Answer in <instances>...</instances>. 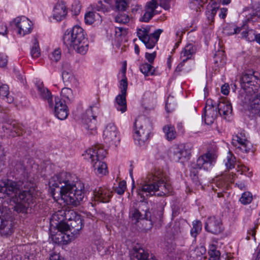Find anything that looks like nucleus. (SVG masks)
Listing matches in <instances>:
<instances>
[{"label": "nucleus", "instance_id": "obj_31", "mask_svg": "<svg viewBox=\"0 0 260 260\" xmlns=\"http://www.w3.org/2000/svg\"><path fill=\"white\" fill-rule=\"evenodd\" d=\"M196 52V47L191 44L186 45L180 53V58H183L184 61H186L188 59L191 58L192 56Z\"/></svg>", "mask_w": 260, "mask_h": 260}, {"label": "nucleus", "instance_id": "obj_61", "mask_svg": "<svg viewBox=\"0 0 260 260\" xmlns=\"http://www.w3.org/2000/svg\"><path fill=\"white\" fill-rule=\"evenodd\" d=\"M5 156L6 152L5 151L4 148L0 144V160L1 161H4L5 160Z\"/></svg>", "mask_w": 260, "mask_h": 260}, {"label": "nucleus", "instance_id": "obj_64", "mask_svg": "<svg viewBox=\"0 0 260 260\" xmlns=\"http://www.w3.org/2000/svg\"><path fill=\"white\" fill-rule=\"evenodd\" d=\"M182 60V61L179 63L175 69V72H180L183 70V67L184 66V63L186 61H183V58L181 59Z\"/></svg>", "mask_w": 260, "mask_h": 260}, {"label": "nucleus", "instance_id": "obj_25", "mask_svg": "<svg viewBox=\"0 0 260 260\" xmlns=\"http://www.w3.org/2000/svg\"><path fill=\"white\" fill-rule=\"evenodd\" d=\"M219 4L215 1H211L207 5L206 16L209 24L214 22V17L219 10Z\"/></svg>", "mask_w": 260, "mask_h": 260}, {"label": "nucleus", "instance_id": "obj_23", "mask_svg": "<svg viewBox=\"0 0 260 260\" xmlns=\"http://www.w3.org/2000/svg\"><path fill=\"white\" fill-rule=\"evenodd\" d=\"M66 225L67 226V230L68 233L71 235L73 236V239H74L79 235V232L83 226V223L80 216H76L75 219L71 220L68 223H66Z\"/></svg>", "mask_w": 260, "mask_h": 260}, {"label": "nucleus", "instance_id": "obj_24", "mask_svg": "<svg viewBox=\"0 0 260 260\" xmlns=\"http://www.w3.org/2000/svg\"><path fill=\"white\" fill-rule=\"evenodd\" d=\"M94 199L95 201L108 203L112 196V193L108 189L100 187L93 192Z\"/></svg>", "mask_w": 260, "mask_h": 260}, {"label": "nucleus", "instance_id": "obj_37", "mask_svg": "<svg viewBox=\"0 0 260 260\" xmlns=\"http://www.w3.org/2000/svg\"><path fill=\"white\" fill-rule=\"evenodd\" d=\"M141 72L146 76L153 75L154 74V69L153 67L150 63H143L140 66Z\"/></svg>", "mask_w": 260, "mask_h": 260}, {"label": "nucleus", "instance_id": "obj_15", "mask_svg": "<svg viewBox=\"0 0 260 260\" xmlns=\"http://www.w3.org/2000/svg\"><path fill=\"white\" fill-rule=\"evenodd\" d=\"M53 111L55 116L60 120L66 119L69 114V110L66 103L58 96L52 101V106H49Z\"/></svg>", "mask_w": 260, "mask_h": 260}, {"label": "nucleus", "instance_id": "obj_30", "mask_svg": "<svg viewBox=\"0 0 260 260\" xmlns=\"http://www.w3.org/2000/svg\"><path fill=\"white\" fill-rule=\"evenodd\" d=\"M152 256L149 258V253L143 248H134L131 256V260H157Z\"/></svg>", "mask_w": 260, "mask_h": 260}, {"label": "nucleus", "instance_id": "obj_55", "mask_svg": "<svg viewBox=\"0 0 260 260\" xmlns=\"http://www.w3.org/2000/svg\"><path fill=\"white\" fill-rule=\"evenodd\" d=\"M156 56V52L155 51L153 52L152 53L146 52L145 55V57L148 61L151 63H152L154 61L155 58Z\"/></svg>", "mask_w": 260, "mask_h": 260}, {"label": "nucleus", "instance_id": "obj_2", "mask_svg": "<svg viewBox=\"0 0 260 260\" xmlns=\"http://www.w3.org/2000/svg\"><path fill=\"white\" fill-rule=\"evenodd\" d=\"M238 98L244 104H250L252 112L260 116V79L253 74H243Z\"/></svg>", "mask_w": 260, "mask_h": 260}, {"label": "nucleus", "instance_id": "obj_18", "mask_svg": "<svg viewBox=\"0 0 260 260\" xmlns=\"http://www.w3.org/2000/svg\"><path fill=\"white\" fill-rule=\"evenodd\" d=\"M2 129L4 133L13 137L20 136L24 132V126L15 120L5 123Z\"/></svg>", "mask_w": 260, "mask_h": 260}, {"label": "nucleus", "instance_id": "obj_19", "mask_svg": "<svg viewBox=\"0 0 260 260\" xmlns=\"http://www.w3.org/2000/svg\"><path fill=\"white\" fill-rule=\"evenodd\" d=\"M205 229L208 232L214 235H218L223 231L221 219L215 216H211L208 218Z\"/></svg>", "mask_w": 260, "mask_h": 260}, {"label": "nucleus", "instance_id": "obj_22", "mask_svg": "<svg viewBox=\"0 0 260 260\" xmlns=\"http://www.w3.org/2000/svg\"><path fill=\"white\" fill-rule=\"evenodd\" d=\"M68 14V9L63 0H58L54 6L52 17L57 21H61L66 19Z\"/></svg>", "mask_w": 260, "mask_h": 260}, {"label": "nucleus", "instance_id": "obj_16", "mask_svg": "<svg viewBox=\"0 0 260 260\" xmlns=\"http://www.w3.org/2000/svg\"><path fill=\"white\" fill-rule=\"evenodd\" d=\"M17 33L21 36H24L31 32L32 27L31 22L25 16L17 17L13 21Z\"/></svg>", "mask_w": 260, "mask_h": 260}, {"label": "nucleus", "instance_id": "obj_28", "mask_svg": "<svg viewBox=\"0 0 260 260\" xmlns=\"http://www.w3.org/2000/svg\"><path fill=\"white\" fill-rule=\"evenodd\" d=\"M204 115L205 122L207 125H210L214 122L218 115V113L216 108L208 106L204 108Z\"/></svg>", "mask_w": 260, "mask_h": 260}, {"label": "nucleus", "instance_id": "obj_46", "mask_svg": "<svg viewBox=\"0 0 260 260\" xmlns=\"http://www.w3.org/2000/svg\"><path fill=\"white\" fill-rule=\"evenodd\" d=\"M252 200V196L250 192H245L242 193L240 199V201L242 204L247 205L250 204Z\"/></svg>", "mask_w": 260, "mask_h": 260}, {"label": "nucleus", "instance_id": "obj_58", "mask_svg": "<svg viewBox=\"0 0 260 260\" xmlns=\"http://www.w3.org/2000/svg\"><path fill=\"white\" fill-rule=\"evenodd\" d=\"M49 260H66L63 257L61 256L59 253L52 252L50 254Z\"/></svg>", "mask_w": 260, "mask_h": 260}, {"label": "nucleus", "instance_id": "obj_43", "mask_svg": "<svg viewBox=\"0 0 260 260\" xmlns=\"http://www.w3.org/2000/svg\"><path fill=\"white\" fill-rule=\"evenodd\" d=\"M61 95L64 99L62 101L66 103V100L71 101L73 99V93L71 89L63 88L61 91Z\"/></svg>", "mask_w": 260, "mask_h": 260}, {"label": "nucleus", "instance_id": "obj_36", "mask_svg": "<svg viewBox=\"0 0 260 260\" xmlns=\"http://www.w3.org/2000/svg\"><path fill=\"white\" fill-rule=\"evenodd\" d=\"M241 30V27H237L234 24H228L224 28V33L228 36L237 34Z\"/></svg>", "mask_w": 260, "mask_h": 260}, {"label": "nucleus", "instance_id": "obj_14", "mask_svg": "<svg viewBox=\"0 0 260 260\" xmlns=\"http://www.w3.org/2000/svg\"><path fill=\"white\" fill-rule=\"evenodd\" d=\"M66 223L60 222L58 224L57 231L55 234L52 235V239L56 243L64 245L74 240L73 236L68 233Z\"/></svg>", "mask_w": 260, "mask_h": 260}, {"label": "nucleus", "instance_id": "obj_11", "mask_svg": "<svg viewBox=\"0 0 260 260\" xmlns=\"http://www.w3.org/2000/svg\"><path fill=\"white\" fill-rule=\"evenodd\" d=\"M10 212L7 207H0V235L2 236H8L14 232L13 223L9 220Z\"/></svg>", "mask_w": 260, "mask_h": 260}, {"label": "nucleus", "instance_id": "obj_5", "mask_svg": "<svg viewBox=\"0 0 260 260\" xmlns=\"http://www.w3.org/2000/svg\"><path fill=\"white\" fill-rule=\"evenodd\" d=\"M63 41L69 49L73 48L81 54H85L88 50V42L83 29L80 26H74L70 31L66 32Z\"/></svg>", "mask_w": 260, "mask_h": 260}, {"label": "nucleus", "instance_id": "obj_38", "mask_svg": "<svg viewBox=\"0 0 260 260\" xmlns=\"http://www.w3.org/2000/svg\"><path fill=\"white\" fill-rule=\"evenodd\" d=\"M208 254L210 260H218L220 256V252L217 249L216 246L213 244L210 245Z\"/></svg>", "mask_w": 260, "mask_h": 260}, {"label": "nucleus", "instance_id": "obj_54", "mask_svg": "<svg viewBox=\"0 0 260 260\" xmlns=\"http://www.w3.org/2000/svg\"><path fill=\"white\" fill-rule=\"evenodd\" d=\"M194 253L197 257H201L206 252V249L203 246L197 247L194 250Z\"/></svg>", "mask_w": 260, "mask_h": 260}, {"label": "nucleus", "instance_id": "obj_21", "mask_svg": "<svg viewBox=\"0 0 260 260\" xmlns=\"http://www.w3.org/2000/svg\"><path fill=\"white\" fill-rule=\"evenodd\" d=\"M143 212L144 213L140 212L137 209H134L131 211L132 217L136 220L145 219L149 220L151 226L152 225L153 223L156 222L157 220H160L162 216V212L161 211H159L158 213V218L152 217L148 209L143 210Z\"/></svg>", "mask_w": 260, "mask_h": 260}, {"label": "nucleus", "instance_id": "obj_52", "mask_svg": "<svg viewBox=\"0 0 260 260\" xmlns=\"http://www.w3.org/2000/svg\"><path fill=\"white\" fill-rule=\"evenodd\" d=\"M85 22L86 24H91L94 21V13L93 12H89L85 15Z\"/></svg>", "mask_w": 260, "mask_h": 260}, {"label": "nucleus", "instance_id": "obj_50", "mask_svg": "<svg viewBox=\"0 0 260 260\" xmlns=\"http://www.w3.org/2000/svg\"><path fill=\"white\" fill-rule=\"evenodd\" d=\"M126 187V182L121 181L119 183L118 186L115 188V191L117 194L121 195L124 192Z\"/></svg>", "mask_w": 260, "mask_h": 260}, {"label": "nucleus", "instance_id": "obj_12", "mask_svg": "<svg viewBox=\"0 0 260 260\" xmlns=\"http://www.w3.org/2000/svg\"><path fill=\"white\" fill-rule=\"evenodd\" d=\"M232 144L237 151L248 153L252 149L251 143L247 140L244 130H241L233 136Z\"/></svg>", "mask_w": 260, "mask_h": 260}, {"label": "nucleus", "instance_id": "obj_8", "mask_svg": "<svg viewBox=\"0 0 260 260\" xmlns=\"http://www.w3.org/2000/svg\"><path fill=\"white\" fill-rule=\"evenodd\" d=\"M134 127V139L135 143L142 146L149 138L152 128V123L147 118L141 116L136 119Z\"/></svg>", "mask_w": 260, "mask_h": 260}, {"label": "nucleus", "instance_id": "obj_39", "mask_svg": "<svg viewBox=\"0 0 260 260\" xmlns=\"http://www.w3.org/2000/svg\"><path fill=\"white\" fill-rule=\"evenodd\" d=\"M202 229V224L200 220H195L192 222V228L190 231V234L193 238H196Z\"/></svg>", "mask_w": 260, "mask_h": 260}, {"label": "nucleus", "instance_id": "obj_1", "mask_svg": "<svg viewBox=\"0 0 260 260\" xmlns=\"http://www.w3.org/2000/svg\"><path fill=\"white\" fill-rule=\"evenodd\" d=\"M49 185L53 198H60L67 205L77 207L86 198L84 184L80 181L74 182L70 173L61 172L53 176Z\"/></svg>", "mask_w": 260, "mask_h": 260}, {"label": "nucleus", "instance_id": "obj_53", "mask_svg": "<svg viewBox=\"0 0 260 260\" xmlns=\"http://www.w3.org/2000/svg\"><path fill=\"white\" fill-rule=\"evenodd\" d=\"M0 95L3 98L9 95V87L6 84H3L0 86Z\"/></svg>", "mask_w": 260, "mask_h": 260}, {"label": "nucleus", "instance_id": "obj_40", "mask_svg": "<svg viewBox=\"0 0 260 260\" xmlns=\"http://www.w3.org/2000/svg\"><path fill=\"white\" fill-rule=\"evenodd\" d=\"M93 8L96 11L105 12L110 11V6L106 1H105L103 2L101 1H99L96 4L93 5Z\"/></svg>", "mask_w": 260, "mask_h": 260}, {"label": "nucleus", "instance_id": "obj_48", "mask_svg": "<svg viewBox=\"0 0 260 260\" xmlns=\"http://www.w3.org/2000/svg\"><path fill=\"white\" fill-rule=\"evenodd\" d=\"M30 54L31 57L34 58H38L40 56V49L38 42L34 43L31 49Z\"/></svg>", "mask_w": 260, "mask_h": 260}, {"label": "nucleus", "instance_id": "obj_4", "mask_svg": "<svg viewBox=\"0 0 260 260\" xmlns=\"http://www.w3.org/2000/svg\"><path fill=\"white\" fill-rule=\"evenodd\" d=\"M171 189L169 177L162 170L158 169L147 175L138 193L142 198H144V193L148 197L154 196L157 191H160L157 196H162L168 194Z\"/></svg>", "mask_w": 260, "mask_h": 260}, {"label": "nucleus", "instance_id": "obj_51", "mask_svg": "<svg viewBox=\"0 0 260 260\" xmlns=\"http://www.w3.org/2000/svg\"><path fill=\"white\" fill-rule=\"evenodd\" d=\"M173 0H157L158 5L165 10H169L171 8V4Z\"/></svg>", "mask_w": 260, "mask_h": 260}, {"label": "nucleus", "instance_id": "obj_42", "mask_svg": "<svg viewBox=\"0 0 260 260\" xmlns=\"http://www.w3.org/2000/svg\"><path fill=\"white\" fill-rule=\"evenodd\" d=\"M62 77L64 83H71L74 80V76L70 70H63Z\"/></svg>", "mask_w": 260, "mask_h": 260}, {"label": "nucleus", "instance_id": "obj_32", "mask_svg": "<svg viewBox=\"0 0 260 260\" xmlns=\"http://www.w3.org/2000/svg\"><path fill=\"white\" fill-rule=\"evenodd\" d=\"M126 95L125 94H119L115 98V107L121 113L125 112L127 110Z\"/></svg>", "mask_w": 260, "mask_h": 260}, {"label": "nucleus", "instance_id": "obj_41", "mask_svg": "<svg viewBox=\"0 0 260 260\" xmlns=\"http://www.w3.org/2000/svg\"><path fill=\"white\" fill-rule=\"evenodd\" d=\"M224 162L226 169H232L234 168L236 162V158L230 151L228 152L226 159L224 160Z\"/></svg>", "mask_w": 260, "mask_h": 260}, {"label": "nucleus", "instance_id": "obj_60", "mask_svg": "<svg viewBox=\"0 0 260 260\" xmlns=\"http://www.w3.org/2000/svg\"><path fill=\"white\" fill-rule=\"evenodd\" d=\"M228 9L226 8H222L220 9V13L219 16L221 19H224L227 15Z\"/></svg>", "mask_w": 260, "mask_h": 260}, {"label": "nucleus", "instance_id": "obj_63", "mask_svg": "<svg viewBox=\"0 0 260 260\" xmlns=\"http://www.w3.org/2000/svg\"><path fill=\"white\" fill-rule=\"evenodd\" d=\"M239 168V169L238 170V172H241V174H243L249 170V168L244 165H241Z\"/></svg>", "mask_w": 260, "mask_h": 260}, {"label": "nucleus", "instance_id": "obj_33", "mask_svg": "<svg viewBox=\"0 0 260 260\" xmlns=\"http://www.w3.org/2000/svg\"><path fill=\"white\" fill-rule=\"evenodd\" d=\"M126 65L123 66L121 69L122 79L120 81L119 88L120 89L121 93L122 94L126 95V91L127 89V81L126 77Z\"/></svg>", "mask_w": 260, "mask_h": 260}, {"label": "nucleus", "instance_id": "obj_7", "mask_svg": "<svg viewBox=\"0 0 260 260\" xmlns=\"http://www.w3.org/2000/svg\"><path fill=\"white\" fill-rule=\"evenodd\" d=\"M216 158L217 155L215 153L209 151L201 155L197 159L196 164L192 166L190 173V176L196 185L201 184L198 169L210 170L212 168Z\"/></svg>", "mask_w": 260, "mask_h": 260}, {"label": "nucleus", "instance_id": "obj_34", "mask_svg": "<svg viewBox=\"0 0 260 260\" xmlns=\"http://www.w3.org/2000/svg\"><path fill=\"white\" fill-rule=\"evenodd\" d=\"M225 56L223 51L220 50L216 52L214 57V61L216 66L223 67L225 63Z\"/></svg>", "mask_w": 260, "mask_h": 260}, {"label": "nucleus", "instance_id": "obj_6", "mask_svg": "<svg viewBox=\"0 0 260 260\" xmlns=\"http://www.w3.org/2000/svg\"><path fill=\"white\" fill-rule=\"evenodd\" d=\"M106 154L105 150L97 145L86 150L83 156L85 159L90 160L96 174L105 175L108 173L107 166L102 160L105 157Z\"/></svg>", "mask_w": 260, "mask_h": 260}, {"label": "nucleus", "instance_id": "obj_62", "mask_svg": "<svg viewBox=\"0 0 260 260\" xmlns=\"http://www.w3.org/2000/svg\"><path fill=\"white\" fill-rule=\"evenodd\" d=\"M221 92L224 95H228L229 92V86L228 85L224 84L221 86Z\"/></svg>", "mask_w": 260, "mask_h": 260}, {"label": "nucleus", "instance_id": "obj_59", "mask_svg": "<svg viewBox=\"0 0 260 260\" xmlns=\"http://www.w3.org/2000/svg\"><path fill=\"white\" fill-rule=\"evenodd\" d=\"M7 64V56L0 53V67H5Z\"/></svg>", "mask_w": 260, "mask_h": 260}, {"label": "nucleus", "instance_id": "obj_13", "mask_svg": "<svg viewBox=\"0 0 260 260\" xmlns=\"http://www.w3.org/2000/svg\"><path fill=\"white\" fill-rule=\"evenodd\" d=\"M103 139L109 146H116L119 143V132L114 123H110L107 125L103 132Z\"/></svg>", "mask_w": 260, "mask_h": 260}, {"label": "nucleus", "instance_id": "obj_29", "mask_svg": "<svg viewBox=\"0 0 260 260\" xmlns=\"http://www.w3.org/2000/svg\"><path fill=\"white\" fill-rule=\"evenodd\" d=\"M59 216L61 217H58V219L60 220V222L67 220L69 222L71 220L75 219L76 216H79V215L76 214V212L73 210L62 209L58 211L54 215V217Z\"/></svg>", "mask_w": 260, "mask_h": 260}, {"label": "nucleus", "instance_id": "obj_44", "mask_svg": "<svg viewBox=\"0 0 260 260\" xmlns=\"http://www.w3.org/2000/svg\"><path fill=\"white\" fill-rule=\"evenodd\" d=\"M51 60L57 62L61 57V51L60 48H57L55 49L49 56Z\"/></svg>", "mask_w": 260, "mask_h": 260}, {"label": "nucleus", "instance_id": "obj_35", "mask_svg": "<svg viewBox=\"0 0 260 260\" xmlns=\"http://www.w3.org/2000/svg\"><path fill=\"white\" fill-rule=\"evenodd\" d=\"M164 131L166 134V138L169 141H172L175 139L177 136V133L175 127L171 125H168L164 126Z\"/></svg>", "mask_w": 260, "mask_h": 260}, {"label": "nucleus", "instance_id": "obj_45", "mask_svg": "<svg viewBox=\"0 0 260 260\" xmlns=\"http://www.w3.org/2000/svg\"><path fill=\"white\" fill-rule=\"evenodd\" d=\"M234 175L232 174L229 175L228 177H226V182H227V183H225V182H223L222 181H218L216 182L215 184L217 187H218L219 188H221L222 189H224L226 187L227 184L229 183H232L234 182Z\"/></svg>", "mask_w": 260, "mask_h": 260}, {"label": "nucleus", "instance_id": "obj_17", "mask_svg": "<svg viewBox=\"0 0 260 260\" xmlns=\"http://www.w3.org/2000/svg\"><path fill=\"white\" fill-rule=\"evenodd\" d=\"M158 5L157 0H151L146 3L144 7V13L140 18L141 22H148L152 17L159 13L160 11L157 10Z\"/></svg>", "mask_w": 260, "mask_h": 260}, {"label": "nucleus", "instance_id": "obj_10", "mask_svg": "<svg viewBox=\"0 0 260 260\" xmlns=\"http://www.w3.org/2000/svg\"><path fill=\"white\" fill-rule=\"evenodd\" d=\"M99 112V107L96 106H90L86 111L83 119V126L88 134L95 135L97 133L96 118Z\"/></svg>", "mask_w": 260, "mask_h": 260}, {"label": "nucleus", "instance_id": "obj_56", "mask_svg": "<svg viewBox=\"0 0 260 260\" xmlns=\"http://www.w3.org/2000/svg\"><path fill=\"white\" fill-rule=\"evenodd\" d=\"M254 31L252 29L243 31L241 33L242 38L246 39L247 41L251 40V38H249V36L252 35L253 36Z\"/></svg>", "mask_w": 260, "mask_h": 260}, {"label": "nucleus", "instance_id": "obj_27", "mask_svg": "<svg viewBox=\"0 0 260 260\" xmlns=\"http://www.w3.org/2000/svg\"><path fill=\"white\" fill-rule=\"evenodd\" d=\"M218 114L225 119L232 114V107L231 104L228 101L223 100L220 101L217 105Z\"/></svg>", "mask_w": 260, "mask_h": 260}, {"label": "nucleus", "instance_id": "obj_3", "mask_svg": "<svg viewBox=\"0 0 260 260\" xmlns=\"http://www.w3.org/2000/svg\"><path fill=\"white\" fill-rule=\"evenodd\" d=\"M0 198H11L14 202L20 206V209L16 210L20 212L25 211L27 204L29 205L35 202L37 198V192L33 187H30L28 190H21L19 189L15 182L7 180L0 181Z\"/></svg>", "mask_w": 260, "mask_h": 260}, {"label": "nucleus", "instance_id": "obj_57", "mask_svg": "<svg viewBox=\"0 0 260 260\" xmlns=\"http://www.w3.org/2000/svg\"><path fill=\"white\" fill-rule=\"evenodd\" d=\"M8 30L6 24L2 22H0V34L3 36H6Z\"/></svg>", "mask_w": 260, "mask_h": 260}, {"label": "nucleus", "instance_id": "obj_20", "mask_svg": "<svg viewBox=\"0 0 260 260\" xmlns=\"http://www.w3.org/2000/svg\"><path fill=\"white\" fill-rule=\"evenodd\" d=\"M192 149V146L191 144H186L177 148L174 152L173 157L174 160L181 162L188 160L191 156Z\"/></svg>", "mask_w": 260, "mask_h": 260}, {"label": "nucleus", "instance_id": "obj_26", "mask_svg": "<svg viewBox=\"0 0 260 260\" xmlns=\"http://www.w3.org/2000/svg\"><path fill=\"white\" fill-rule=\"evenodd\" d=\"M36 87L40 98L46 100L49 106H52V101L54 99H53V95L48 89L45 87L42 83L37 84Z\"/></svg>", "mask_w": 260, "mask_h": 260}, {"label": "nucleus", "instance_id": "obj_49", "mask_svg": "<svg viewBox=\"0 0 260 260\" xmlns=\"http://www.w3.org/2000/svg\"><path fill=\"white\" fill-rule=\"evenodd\" d=\"M127 4L125 0H116L115 7L118 11H124L126 10Z\"/></svg>", "mask_w": 260, "mask_h": 260}, {"label": "nucleus", "instance_id": "obj_47", "mask_svg": "<svg viewBox=\"0 0 260 260\" xmlns=\"http://www.w3.org/2000/svg\"><path fill=\"white\" fill-rule=\"evenodd\" d=\"M115 21L121 24H126L129 21V16L126 14H118L115 18Z\"/></svg>", "mask_w": 260, "mask_h": 260}, {"label": "nucleus", "instance_id": "obj_9", "mask_svg": "<svg viewBox=\"0 0 260 260\" xmlns=\"http://www.w3.org/2000/svg\"><path fill=\"white\" fill-rule=\"evenodd\" d=\"M150 27H141L138 28L137 35L139 39L145 44L148 49H152L158 41L160 35L162 32L161 29L156 30L153 33L150 34Z\"/></svg>", "mask_w": 260, "mask_h": 260}]
</instances>
